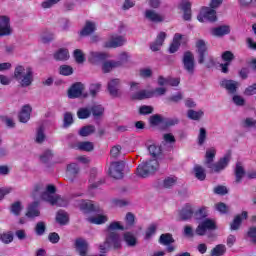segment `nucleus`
Instances as JSON below:
<instances>
[{"label": "nucleus", "instance_id": "1", "mask_svg": "<svg viewBox=\"0 0 256 256\" xmlns=\"http://www.w3.org/2000/svg\"><path fill=\"white\" fill-rule=\"evenodd\" d=\"M215 155H217L215 148H210L207 150L204 165L210 169L212 173H221V171H223L227 165H229V161H231V153L226 154L216 163H214Z\"/></svg>", "mask_w": 256, "mask_h": 256}, {"label": "nucleus", "instance_id": "2", "mask_svg": "<svg viewBox=\"0 0 256 256\" xmlns=\"http://www.w3.org/2000/svg\"><path fill=\"white\" fill-rule=\"evenodd\" d=\"M13 77L20 87H31L34 81L33 68L31 66L17 65L14 69Z\"/></svg>", "mask_w": 256, "mask_h": 256}, {"label": "nucleus", "instance_id": "3", "mask_svg": "<svg viewBox=\"0 0 256 256\" xmlns=\"http://www.w3.org/2000/svg\"><path fill=\"white\" fill-rule=\"evenodd\" d=\"M100 253H107L110 249H121V235L119 232H106L104 243L99 245Z\"/></svg>", "mask_w": 256, "mask_h": 256}, {"label": "nucleus", "instance_id": "4", "mask_svg": "<svg viewBox=\"0 0 256 256\" xmlns=\"http://www.w3.org/2000/svg\"><path fill=\"white\" fill-rule=\"evenodd\" d=\"M158 169L159 161H157V159H151L138 165L136 175L138 177H142V179H147L149 175H153V173H155V171Z\"/></svg>", "mask_w": 256, "mask_h": 256}, {"label": "nucleus", "instance_id": "5", "mask_svg": "<svg viewBox=\"0 0 256 256\" xmlns=\"http://www.w3.org/2000/svg\"><path fill=\"white\" fill-rule=\"evenodd\" d=\"M41 199L42 201H46V203H50V205H56V207H65L67 205V200L57 194H51L46 191L42 192Z\"/></svg>", "mask_w": 256, "mask_h": 256}, {"label": "nucleus", "instance_id": "6", "mask_svg": "<svg viewBox=\"0 0 256 256\" xmlns=\"http://www.w3.org/2000/svg\"><path fill=\"white\" fill-rule=\"evenodd\" d=\"M182 63L188 75H195V55L191 51L184 52Z\"/></svg>", "mask_w": 256, "mask_h": 256}, {"label": "nucleus", "instance_id": "7", "mask_svg": "<svg viewBox=\"0 0 256 256\" xmlns=\"http://www.w3.org/2000/svg\"><path fill=\"white\" fill-rule=\"evenodd\" d=\"M107 90L111 97H114L115 99L121 97V95H123V92H121V79H110L107 83Z\"/></svg>", "mask_w": 256, "mask_h": 256}, {"label": "nucleus", "instance_id": "8", "mask_svg": "<svg viewBox=\"0 0 256 256\" xmlns=\"http://www.w3.org/2000/svg\"><path fill=\"white\" fill-rule=\"evenodd\" d=\"M197 19L200 23H205V21H217V11L211 7H203L197 16Z\"/></svg>", "mask_w": 256, "mask_h": 256}, {"label": "nucleus", "instance_id": "9", "mask_svg": "<svg viewBox=\"0 0 256 256\" xmlns=\"http://www.w3.org/2000/svg\"><path fill=\"white\" fill-rule=\"evenodd\" d=\"M125 169V161L111 162L109 167V175L113 179H123V171Z\"/></svg>", "mask_w": 256, "mask_h": 256}, {"label": "nucleus", "instance_id": "10", "mask_svg": "<svg viewBox=\"0 0 256 256\" xmlns=\"http://www.w3.org/2000/svg\"><path fill=\"white\" fill-rule=\"evenodd\" d=\"M215 229H217V224H215V221L211 219H205L197 226L195 233L196 235L203 237L207 231H215Z\"/></svg>", "mask_w": 256, "mask_h": 256}, {"label": "nucleus", "instance_id": "11", "mask_svg": "<svg viewBox=\"0 0 256 256\" xmlns=\"http://www.w3.org/2000/svg\"><path fill=\"white\" fill-rule=\"evenodd\" d=\"M85 91V86L81 82L74 83L68 90L69 99H78V97H87V94H83Z\"/></svg>", "mask_w": 256, "mask_h": 256}, {"label": "nucleus", "instance_id": "12", "mask_svg": "<svg viewBox=\"0 0 256 256\" xmlns=\"http://www.w3.org/2000/svg\"><path fill=\"white\" fill-rule=\"evenodd\" d=\"M76 251L80 256H105L104 254L100 255H89V243L83 238H77L75 240Z\"/></svg>", "mask_w": 256, "mask_h": 256}, {"label": "nucleus", "instance_id": "13", "mask_svg": "<svg viewBox=\"0 0 256 256\" xmlns=\"http://www.w3.org/2000/svg\"><path fill=\"white\" fill-rule=\"evenodd\" d=\"M13 35L11 20L7 16H0V37H9Z\"/></svg>", "mask_w": 256, "mask_h": 256}, {"label": "nucleus", "instance_id": "14", "mask_svg": "<svg viewBox=\"0 0 256 256\" xmlns=\"http://www.w3.org/2000/svg\"><path fill=\"white\" fill-rule=\"evenodd\" d=\"M196 48V53L198 55V63L200 65H203V63H205V58L209 57V52L207 51V44H205V40H197Z\"/></svg>", "mask_w": 256, "mask_h": 256}, {"label": "nucleus", "instance_id": "15", "mask_svg": "<svg viewBox=\"0 0 256 256\" xmlns=\"http://www.w3.org/2000/svg\"><path fill=\"white\" fill-rule=\"evenodd\" d=\"M80 209L83 213H101V206L91 200H83Z\"/></svg>", "mask_w": 256, "mask_h": 256}, {"label": "nucleus", "instance_id": "16", "mask_svg": "<svg viewBox=\"0 0 256 256\" xmlns=\"http://www.w3.org/2000/svg\"><path fill=\"white\" fill-rule=\"evenodd\" d=\"M194 213L193 206L186 204L178 211V221H189V219H192Z\"/></svg>", "mask_w": 256, "mask_h": 256}, {"label": "nucleus", "instance_id": "17", "mask_svg": "<svg viewBox=\"0 0 256 256\" xmlns=\"http://www.w3.org/2000/svg\"><path fill=\"white\" fill-rule=\"evenodd\" d=\"M127 43V38L124 36L113 37L110 41L105 42L104 47L108 49H117V47H123Z\"/></svg>", "mask_w": 256, "mask_h": 256}, {"label": "nucleus", "instance_id": "18", "mask_svg": "<svg viewBox=\"0 0 256 256\" xmlns=\"http://www.w3.org/2000/svg\"><path fill=\"white\" fill-rule=\"evenodd\" d=\"M108 57L109 55H107V53L92 51L89 53L88 61H90V63H92L93 65H97V63H104L105 61H107Z\"/></svg>", "mask_w": 256, "mask_h": 256}, {"label": "nucleus", "instance_id": "19", "mask_svg": "<svg viewBox=\"0 0 256 256\" xmlns=\"http://www.w3.org/2000/svg\"><path fill=\"white\" fill-rule=\"evenodd\" d=\"M144 17L147 19V21H150L151 23H163L164 19L163 16L155 10L147 9L144 12Z\"/></svg>", "mask_w": 256, "mask_h": 256}, {"label": "nucleus", "instance_id": "20", "mask_svg": "<svg viewBox=\"0 0 256 256\" xmlns=\"http://www.w3.org/2000/svg\"><path fill=\"white\" fill-rule=\"evenodd\" d=\"M221 87H223L225 90L228 91V93H231L234 95V93H237V89L239 87V82L235 80H222L220 82Z\"/></svg>", "mask_w": 256, "mask_h": 256}, {"label": "nucleus", "instance_id": "21", "mask_svg": "<svg viewBox=\"0 0 256 256\" xmlns=\"http://www.w3.org/2000/svg\"><path fill=\"white\" fill-rule=\"evenodd\" d=\"M247 217V211H243L241 215L235 216L232 223L230 224V231H239L241 224L243 223V219H247Z\"/></svg>", "mask_w": 256, "mask_h": 256}, {"label": "nucleus", "instance_id": "22", "mask_svg": "<svg viewBox=\"0 0 256 256\" xmlns=\"http://www.w3.org/2000/svg\"><path fill=\"white\" fill-rule=\"evenodd\" d=\"M79 175V165L77 163H71L67 166L66 177L71 183Z\"/></svg>", "mask_w": 256, "mask_h": 256}, {"label": "nucleus", "instance_id": "23", "mask_svg": "<svg viewBox=\"0 0 256 256\" xmlns=\"http://www.w3.org/2000/svg\"><path fill=\"white\" fill-rule=\"evenodd\" d=\"M231 33V28L227 25L218 26L211 29V35L213 37H225Z\"/></svg>", "mask_w": 256, "mask_h": 256}, {"label": "nucleus", "instance_id": "24", "mask_svg": "<svg viewBox=\"0 0 256 256\" xmlns=\"http://www.w3.org/2000/svg\"><path fill=\"white\" fill-rule=\"evenodd\" d=\"M31 111H33V109L29 104H26L22 107L20 114L18 116L20 123H27V121L31 119Z\"/></svg>", "mask_w": 256, "mask_h": 256}, {"label": "nucleus", "instance_id": "25", "mask_svg": "<svg viewBox=\"0 0 256 256\" xmlns=\"http://www.w3.org/2000/svg\"><path fill=\"white\" fill-rule=\"evenodd\" d=\"M119 67H121V62H117L115 60H108V61L105 60L102 63V72L111 73L113 69H118Z\"/></svg>", "mask_w": 256, "mask_h": 256}, {"label": "nucleus", "instance_id": "26", "mask_svg": "<svg viewBox=\"0 0 256 256\" xmlns=\"http://www.w3.org/2000/svg\"><path fill=\"white\" fill-rule=\"evenodd\" d=\"M40 215L41 212L39 211V201H34L28 206L26 217L33 219L35 217H39Z\"/></svg>", "mask_w": 256, "mask_h": 256}, {"label": "nucleus", "instance_id": "27", "mask_svg": "<svg viewBox=\"0 0 256 256\" xmlns=\"http://www.w3.org/2000/svg\"><path fill=\"white\" fill-rule=\"evenodd\" d=\"M234 175H235L234 183H236V185H239V183L243 181V177H245V168H243V164L241 162L236 163Z\"/></svg>", "mask_w": 256, "mask_h": 256}, {"label": "nucleus", "instance_id": "28", "mask_svg": "<svg viewBox=\"0 0 256 256\" xmlns=\"http://www.w3.org/2000/svg\"><path fill=\"white\" fill-rule=\"evenodd\" d=\"M134 101H143L145 99H153L151 90H140L132 95Z\"/></svg>", "mask_w": 256, "mask_h": 256}, {"label": "nucleus", "instance_id": "29", "mask_svg": "<svg viewBox=\"0 0 256 256\" xmlns=\"http://www.w3.org/2000/svg\"><path fill=\"white\" fill-rule=\"evenodd\" d=\"M97 27L94 22L86 21L84 28L80 31L81 37H87L95 33Z\"/></svg>", "mask_w": 256, "mask_h": 256}, {"label": "nucleus", "instance_id": "30", "mask_svg": "<svg viewBox=\"0 0 256 256\" xmlns=\"http://www.w3.org/2000/svg\"><path fill=\"white\" fill-rule=\"evenodd\" d=\"M97 177V169L93 168L90 171V189H97L100 185H103L105 183V179L100 178L99 181L95 182V178Z\"/></svg>", "mask_w": 256, "mask_h": 256}, {"label": "nucleus", "instance_id": "31", "mask_svg": "<svg viewBox=\"0 0 256 256\" xmlns=\"http://www.w3.org/2000/svg\"><path fill=\"white\" fill-rule=\"evenodd\" d=\"M181 39H183V35L179 33L174 35L173 42L169 47V53H177V51H179V47H181Z\"/></svg>", "mask_w": 256, "mask_h": 256}, {"label": "nucleus", "instance_id": "32", "mask_svg": "<svg viewBox=\"0 0 256 256\" xmlns=\"http://www.w3.org/2000/svg\"><path fill=\"white\" fill-rule=\"evenodd\" d=\"M149 155L153 157V159H159L161 157V154L163 153V150L161 149V146L152 144L147 147Z\"/></svg>", "mask_w": 256, "mask_h": 256}, {"label": "nucleus", "instance_id": "33", "mask_svg": "<svg viewBox=\"0 0 256 256\" xmlns=\"http://www.w3.org/2000/svg\"><path fill=\"white\" fill-rule=\"evenodd\" d=\"M123 239L127 247H137V237H135L133 233L125 232L123 234Z\"/></svg>", "mask_w": 256, "mask_h": 256}, {"label": "nucleus", "instance_id": "34", "mask_svg": "<svg viewBox=\"0 0 256 256\" xmlns=\"http://www.w3.org/2000/svg\"><path fill=\"white\" fill-rule=\"evenodd\" d=\"M90 111L94 119H101V117H103V115L105 114V108L99 104H95L92 107H90Z\"/></svg>", "mask_w": 256, "mask_h": 256}, {"label": "nucleus", "instance_id": "35", "mask_svg": "<svg viewBox=\"0 0 256 256\" xmlns=\"http://www.w3.org/2000/svg\"><path fill=\"white\" fill-rule=\"evenodd\" d=\"M75 147L78 151H86L88 153H91L95 149V145L90 141L78 142Z\"/></svg>", "mask_w": 256, "mask_h": 256}, {"label": "nucleus", "instance_id": "36", "mask_svg": "<svg viewBox=\"0 0 256 256\" xmlns=\"http://www.w3.org/2000/svg\"><path fill=\"white\" fill-rule=\"evenodd\" d=\"M194 175L198 181H205L207 174L205 173V168L201 165H195L193 168Z\"/></svg>", "mask_w": 256, "mask_h": 256}, {"label": "nucleus", "instance_id": "37", "mask_svg": "<svg viewBox=\"0 0 256 256\" xmlns=\"http://www.w3.org/2000/svg\"><path fill=\"white\" fill-rule=\"evenodd\" d=\"M54 59L56 61H67L69 59V50L60 48L54 53Z\"/></svg>", "mask_w": 256, "mask_h": 256}, {"label": "nucleus", "instance_id": "38", "mask_svg": "<svg viewBox=\"0 0 256 256\" xmlns=\"http://www.w3.org/2000/svg\"><path fill=\"white\" fill-rule=\"evenodd\" d=\"M159 243L164 246L172 245V243H175V238H173V234L171 233L161 234L159 237Z\"/></svg>", "mask_w": 256, "mask_h": 256}, {"label": "nucleus", "instance_id": "39", "mask_svg": "<svg viewBox=\"0 0 256 256\" xmlns=\"http://www.w3.org/2000/svg\"><path fill=\"white\" fill-rule=\"evenodd\" d=\"M56 222H58L59 225H67V223H69V214L63 210L58 211L56 214Z\"/></svg>", "mask_w": 256, "mask_h": 256}, {"label": "nucleus", "instance_id": "40", "mask_svg": "<svg viewBox=\"0 0 256 256\" xmlns=\"http://www.w3.org/2000/svg\"><path fill=\"white\" fill-rule=\"evenodd\" d=\"M117 231H125V227L117 221L110 223L106 230L107 233H117Z\"/></svg>", "mask_w": 256, "mask_h": 256}, {"label": "nucleus", "instance_id": "41", "mask_svg": "<svg viewBox=\"0 0 256 256\" xmlns=\"http://www.w3.org/2000/svg\"><path fill=\"white\" fill-rule=\"evenodd\" d=\"M227 253V247L224 244L216 245L210 252L211 256H222Z\"/></svg>", "mask_w": 256, "mask_h": 256}, {"label": "nucleus", "instance_id": "42", "mask_svg": "<svg viewBox=\"0 0 256 256\" xmlns=\"http://www.w3.org/2000/svg\"><path fill=\"white\" fill-rule=\"evenodd\" d=\"M93 133H95V126L87 125L79 130L78 135H80V137H89V135H93Z\"/></svg>", "mask_w": 256, "mask_h": 256}, {"label": "nucleus", "instance_id": "43", "mask_svg": "<svg viewBox=\"0 0 256 256\" xmlns=\"http://www.w3.org/2000/svg\"><path fill=\"white\" fill-rule=\"evenodd\" d=\"M78 119H89L91 117V108L82 107L77 111Z\"/></svg>", "mask_w": 256, "mask_h": 256}, {"label": "nucleus", "instance_id": "44", "mask_svg": "<svg viewBox=\"0 0 256 256\" xmlns=\"http://www.w3.org/2000/svg\"><path fill=\"white\" fill-rule=\"evenodd\" d=\"M126 227L124 229H132L135 226V215L132 212L126 213L125 217Z\"/></svg>", "mask_w": 256, "mask_h": 256}, {"label": "nucleus", "instance_id": "45", "mask_svg": "<svg viewBox=\"0 0 256 256\" xmlns=\"http://www.w3.org/2000/svg\"><path fill=\"white\" fill-rule=\"evenodd\" d=\"M163 122H165V118H163V116H161L160 114H154L149 118V123L153 127H157V125H161V123Z\"/></svg>", "mask_w": 256, "mask_h": 256}, {"label": "nucleus", "instance_id": "46", "mask_svg": "<svg viewBox=\"0 0 256 256\" xmlns=\"http://www.w3.org/2000/svg\"><path fill=\"white\" fill-rule=\"evenodd\" d=\"M34 231L38 237H41L45 235V232L47 231V225L43 221L37 222Z\"/></svg>", "mask_w": 256, "mask_h": 256}, {"label": "nucleus", "instance_id": "47", "mask_svg": "<svg viewBox=\"0 0 256 256\" xmlns=\"http://www.w3.org/2000/svg\"><path fill=\"white\" fill-rule=\"evenodd\" d=\"M204 113L203 111H195V110H188L187 117L188 119H192V121H199L201 117H203Z\"/></svg>", "mask_w": 256, "mask_h": 256}, {"label": "nucleus", "instance_id": "48", "mask_svg": "<svg viewBox=\"0 0 256 256\" xmlns=\"http://www.w3.org/2000/svg\"><path fill=\"white\" fill-rule=\"evenodd\" d=\"M88 221L94 225H103V223H107V216L98 215L96 217H90Z\"/></svg>", "mask_w": 256, "mask_h": 256}, {"label": "nucleus", "instance_id": "49", "mask_svg": "<svg viewBox=\"0 0 256 256\" xmlns=\"http://www.w3.org/2000/svg\"><path fill=\"white\" fill-rule=\"evenodd\" d=\"M59 73L64 77H69V75H73V67L69 65H61L59 67Z\"/></svg>", "mask_w": 256, "mask_h": 256}, {"label": "nucleus", "instance_id": "50", "mask_svg": "<svg viewBox=\"0 0 256 256\" xmlns=\"http://www.w3.org/2000/svg\"><path fill=\"white\" fill-rule=\"evenodd\" d=\"M222 61L231 65V62L235 61V55L231 51H225L221 55Z\"/></svg>", "mask_w": 256, "mask_h": 256}, {"label": "nucleus", "instance_id": "51", "mask_svg": "<svg viewBox=\"0 0 256 256\" xmlns=\"http://www.w3.org/2000/svg\"><path fill=\"white\" fill-rule=\"evenodd\" d=\"M73 123V114L70 112H66L64 114V119H63V128L67 129L68 127H71V124Z\"/></svg>", "mask_w": 256, "mask_h": 256}, {"label": "nucleus", "instance_id": "52", "mask_svg": "<svg viewBox=\"0 0 256 256\" xmlns=\"http://www.w3.org/2000/svg\"><path fill=\"white\" fill-rule=\"evenodd\" d=\"M175 183H177V177H167L163 181V188L171 189V187L175 186Z\"/></svg>", "mask_w": 256, "mask_h": 256}, {"label": "nucleus", "instance_id": "53", "mask_svg": "<svg viewBox=\"0 0 256 256\" xmlns=\"http://www.w3.org/2000/svg\"><path fill=\"white\" fill-rule=\"evenodd\" d=\"M53 159V152L51 150H45L41 155H40V161L42 163H49Z\"/></svg>", "mask_w": 256, "mask_h": 256}, {"label": "nucleus", "instance_id": "54", "mask_svg": "<svg viewBox=\"0 0 256 256\" xmlns=\"http://www.w3.org/2000/svg\"><path fill=\"white\" fill-rule=\"evenodd\" d=\"M73 55L76 63H85V54L81 49L74 50Z\"/></svg>", "mask_w": 256, "mask_h": 256}, {"label": "nucleus", "instance_id": "55", "mask_svg": "<svg viewBox=\"0 0 256 256\" xmlns=\"http://www.w3.org/2000/svg\"><path fill=\"white\" fill-rule=\"evenodd\" d=\"M247 237H249L250 243L256 245V226H251L248 228Z\"/></svg>", "mask_w": 256, "mask_h": 256}, {"label": "nucleus", "instance_id": "56", "mask_svg": "<svg viewBox=\"0 0 256 256\" xmlns=\"http://www.w3.org/2000/svg\"><path fill=\"white\" fill-rule=\"evenodd\" d=\"M23 207H21V202H15L11 205V213H13V215H15L16 217H19V215H21V211H22Z\"/></svg>", "mask_w": 256, "mask_h": 256}, {"label": "nucleus", "instance_id": "57", "mask_svg": "<svg viewBox=\"0 0 256 256\" xmlns=\"http://www.w3.org/2000/svg\"><path fill=\"white\" fill-rule=\"evenodd\" d=\"M194 217L195 219H197V221H201V219H205L207 217V208L202 207L199 210H197L194 213Z\"/></svg>", "mask_w": 256, "mask_h": 256}, {"label": "nucleus", "instance_id": "58", "mask_svg": "<svg viewBox=\"0 0 256 256\" xmlns=\"http://www.w3.org/2000/svg\"><path fill=\"white\" fill-rule=\"evenodd\" d=\"M205 141H207V130L205 128H200L198 134V145H204Z\"/></svg>", "mask_w": 256, "mask_h": 256}, {"label": "nucleus", "instance_id": "59", "mask_svg": "<svg viewBox=\"0 0 256 256\" xmlns=\"http://www.w3.org/2000/svg\"><path fill=\"white\" fill-rule=\"evenodd\" d=\"M91 97H97V93L101 91V83L91 84L89 87Z\"/></svg>", "mask_w": 256, "mask_h": 256}, {"label": "nucleus", "instance_id": "60", "mask_svg": "<svg viewBox=\"0 0 256 256\" xmlns=\"http://www.w3.org/2000/svg\"><path fill=\"white\" fill-rule=\"evenodd\" d=\"M152 97H162V95H165L167 93V88L165 87H157L154 90H151Z\"/></svg>", "mask_w": 256, "mask_h": 256}, {"label": "nucleus", "instance_id": "61", "mask_svg": "<svg viewBox=\"0 0 256 256\" xmlns=\"http://www.w3.org/2000/svg\"><path fill=\"white\" fill-rule=\"evenodd\" d=\"M45 132L43 131V127L38 128L36 133V143H43L45 141Z\"/></svg>", "mask_w": 256, "mask_h": 256}, {"label": "nucleus", "instance_id": "62", "mask_svg": "<svg viewBox=\"0 0 256 256\" xmlns=\"http://www.w3.org/2000/svg\"><path fill=\"white\" fill-rule=\"evenodd\" d=\"M153 111H154L153 106L143 105L139 108L140 115H151Z\"/></svg>", "mask_w": 256, "mask_h": 256}, {"label": "nucleus", "instance_id": "63", "mask_svg": "<svg viewBox=\"0 0 256 256\" xmlns=\"http://www.w3.org/2000/svg\"><path fill=\"white\" fill-rule=\"evenodd\" d=\"M41 39L42 43H51V41L55 39V34H53V32H46L42 34Z\"/></svg>", "mask_w": 256, "mask_h": 256}, {"label": "nucleus", "instance_id": "64", "mask_svg": "<svg viewBox=\"0 0 256 256\" xmlns=\"http://www.w3.org/2000/svg\"><path fill=\"white\" fill-rule=\"evenodd\" d=\"M121 149L122 148L120 145L112 147V149L110 150L111 157H113V159L119 158L121 155Z\"/></svg>", "mask_w": 256, "mask_h": 256}]
</instances>
